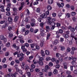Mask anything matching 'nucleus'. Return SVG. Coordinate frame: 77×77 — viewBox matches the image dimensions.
<instances>
[{"instance_id": "obj_1", "label": "nucleus", "mask_w": 77, "mask_h": 77, "mask_svg": "<svg viewBox=\"0 0 77 77\" xmlns=\"http://www.w3.org/2000/svg\"><path fill=\"white\" fill-rule=\"evenodd\" d=\"M5 23H4L3 26H2V28H5L6 27H8V26H9L8 23H5V20L1 21L0 22V23L1 24H3Z\"/></svg>"}, {"instance_id": "obj_2", "label": "nucleus", "mask_w": 77, "mask_h": 77, "mask_svg": "<svg viewBox=\"0 0 77 77\" xmlns=\"http://www.w3.org/2000/svg\"><path fill=\"white\" fill-rule=\"evenodd\" d=\"M6 11H7L6 12V15L8 16H11V13H10V8L7 7L6 9Z\"/></svg>"}, {"instance_id": "obj_3", "label": "nucleus", "mask_w": 77, "mask_h": 77, "mask_svg": "<svg viewBox=\"0 0 77 77\" xmlns=\"http://www.w3.org/2000/svg\"><path fill=\"white\" fill-rule=\"evenodd\" d=\"M0 39L1 40H4V42H7V39L4 36L1 35L0 36Z\"/></svg>"}, {"instance_id": "obj_4", "label": "nucleus", "mask_w": 77, "mask_h": 77, "mask_svg": "<svg viewBox=\"0 0 77 77\" xmlns=\"http://www.w3.org/2000/svg\"><path fill=\"white\" fill-rule=\"evenodd\" d=\"M18 19H19V17L18 16H16L15 17L14 19V21L15 23H17L18 21Z\"/></svg>"}, {"instance_id": "obj_5", "label": "nucleus", "mask_w": 77, "mask_h": 77, "mask_svg": "<svg viewBox=\"0 0 77 77\" xmlns=\"http://www.w3.org/2000/svg\"><path fill=\"white\" fill-rule=\"evenodd\" d=\"M47 19L48 21V24L50 23V22L52 21V19L50 17H48L47 18Z\"/></svg>"}, {"instance_id": "obj_6", "label": "nucleus", "mask_w": 77, "mask_h": 77, "mask_svg": "<svg viewBox=\"0 0 77 77\" xmlns=\"http://www.w3.org/2000/svg\"><path fill=\"white\" fill-rule=\"evenodd\" d=\"M40 17L42 18H47V15H45V13H43L40 16Z\"/></svg>"}, {"instance_id": "obj_7", "label": "nucleus", "mask_w": 77, "mask_h": 77, "mask_svg": "<svg viewBox=\"0 0 77 77\" xmlns=\"http://www.w3.org/2000/svg\"><path fill=\"white\" fill-rule=\"evenodd\" d=\"M24 54L21 53L20 54H17V57H20L21 56L22 57H24Z\"/></svg>"}, {"instance_id": "obj_8", "label": "nucleus", "mask_w": 77, "mask_h": 77, "mask_svg": "<svg viewBox=\"0 0 77 77\" xmlns=\"http://www.w3.org/2000/svg\"><path fill=\"white\" fill-rule=\"evenodd\" d=\"M49 24H51V26H55V25H56V23L54 22H52V21H51L50 23H49Z\"/></svg>"}, {"instance_id": "obj_9", "label": "nucleus", "mask_w": 77, "mask_h": 77, "mask_svg": "<svg viewBox=\"0 0 77 77\" xmlns=\"http://www.w3.org/2000/svg\"><path fill=\"white\" fill-rule=\"evenodd\" d=\"M47 9H48V11H51L52 9V7L50 5H48L47 7Z\"/></svg>"}, {"instance_id": "obj_10", "label": "nucleus", "mask_w": 77, "mask_h": 77, "mask_svg": "<svg viewBox=\"0 0 77 77\" xmlns=\"http://www.w3.org/2000/svg\"><path fill=\"white\" fill-rule=\"evenodd\" d=\"M8 21L9 22H12L13 20L12 19V18L11 17H9L8 18Z\"/></svg>"}, {"instance_id": "obj_11", "label": "nucleus", "mask_w": 77, "mask_h": 77, "mask_svg": "<svg viewBox=\"0 0 77 77\" xmlns=\"http://www.w3.org/2000/svg\"><path fill=\"white\" fill-rule=\"evenodd\" d=\"M48 3L49 5H51L53 3V0H48Z\"/></svg>"}, {"instance_id": "obj_12", "label": "nucleus", "mask_w": 77, "mask_h": 77, "mask_svg": "<svg viewBox=\"0 0 77 77\" xmlns=\"http://www.w3.org/2000/svg\"><path fill=\"white\" fill-rule=\"evenodd\" d=\"M17 72H19V74H20V75H23V71L21 70H20V69H18Z\"/></svg>"}, {"instance_id": "obj_13", "label": "nucleus", "mask_w": 77, "mask_h": 77, "mask_svg": "<svg viewBox=\"0 0 77 77\" xmlns=\"http://www.w3.org/2000/svg\"><path fill=\"white\" fill-rule=\"evenodd\" d=\"M41 53L42 57H44L45 56V54H44V51H43L42 50L41 51Z\"/></svg>"}, {"instance_id": "obj_14", "label": "nucleus", "mask_w": 77, "mask_h": 77, "mask_svg": "<svg viewBox=\"0 0 77 77\" xmlns=\"http://www.w3.org/2000/svg\"><path fill=\"white\" fill-rule=\"evenodd\" d=\"M63 36L65 39H66V38H68L69 37L68 35L66 34H63Z\"/></svg>"}, {"instance_id": "obj_15", "label": "nucleus", "mask_w": 77, "mask_h": 77, "mask_svg": "<svg viewBox=\"0 0 77 77\" xmlns=\"http://www.w3.org/2000/svg\"><path fill=\"white\" fill-rule=\"evenodd\" d=\"M42 71L43 72H45L46 73H48V70L45 69H42Z\"/></svg>"}, {"instance_id": "obj_16", "label": "nucleus", "mask_w": 77, "mask_h": 77, "mask_svg": "<svg viewBox=\"0 0 77 77\" xmlns=\"http://www.w3.org/2000/svg\"><path fill=\"white\" fill-rule=\"evenodd\" d=\"M53 73L54 74H57L58 73V71H57V70L56 69H54Z\"/></svg>"}, {"instance_id": "obj_17", "label": "nucleus", "mask_w": 77, "mask_h": 77, "mask_svg": "<svg viewBox=\"0 0 77 77\" xmlns=\"http://www.w3.org/2000/svg\"><path fill=\"white\" fill-rule=\"evenodd\" d=\"M38 63L40 65L42 66L44 65V62L42 61H40L38 62Z\"/></svg>"}, {"instance_id": "obj_18", "label": "nucleus", "mask_w": 77, "mask_h": 77, "mask_svg": "<svg viewBox=\"0 0 77 77\" xmlns=\"http://www.w3.org/2000/svg\"><path fill=\"white\" fill-rule=\"evenodd\" d=\"M46 29L49 30H51V26H46Z\"/></svg>"}, {"instance_id": "obj_19", "label": "nucleus", "mask_w": 77, "mask_h": 77, "mask_svg": "<svg viewBox=\"0 0 77 77\" xmlns=\"http://www.w3.org/2000/svg\"><path fill=\"white\" fill-rule=\"evenodd\" d=\"M44 23L43 22H42L40 24V27H41L42 28H43L44 27Z\"/></svg>"}, {"instance_id": "obj_20", "label": "nucleus", "mask_w": 77, "mask_h": 77, "mask_svg": "<svg viewBox=\"0 0 77 77\" xmlns=\"http://www.w3.org/2000/svg\"><path fill=\"white\" fill-rule=\"evenodd\" d=\"M40 32L42 33H45V32H44V28H40Z\"/></svg>"}, {"instance_id": "obj_21", "label": "nucleus", "mask_w": 77, "mask_h": 77, "mask_svg": "<svg viewBox=\"0 0 77 77\" xmlns=\"http://www.w3.org/2000/svg\"><path fill=\"white\" fill-rule=\"evenodd\" d=\"M29 32L30 31H29V30H25V35H28Z\"/></svg>"}, {"instance_id": "obj_22", "label": "nucleus", "mask_w": 77, "mask_h": 77, "mask_svg": "<svg viewBox=\"0 0 77 77\" xmlns=\"http://www.w3.org/2000/svg\"><path fill=\"white\" fill-rule=\"evenodd\" d=\"M49 69H50V67H49V66L48 65H46L45 66V69L48 71Z\"/></svg>"}, {"instance_id": "obj_23", "label": "nucleus", "mask_w": 77, "mask_h": 77, "mask_svg": "<svg viewBox=\"0 0 77 77\" xmlns=\"http://www.w3.org/2000/svg\"><path fill=\"white\" fill-rule=\"evenodd\" d=\"M45 53L46 55H49L50 54V51L48 50L45 51Z\"/></svg>"}, {"instance_id": "obj_24", "label": "nucleus", "mask_w": 77, "mask_h": 77, "mask_svg": "<svg viewBox=\"0 0 77 77\" xmlns=\"http://www.w3.org/2000/svg\"><path fill=\"white\" fill-rule=\"evenodd\" d=\"M33 40L32 39H30L29 40H28V43H32V42H33Z\"/></svg>"}, {"instance_id": "obj_25", "label": "nucleus", "mask_w": 77, "mask_h": 77, "mask_svg": "<svg viewBox=\"0 0 77 77\" xmlns=\"http://www.w3.org/2000/svg\"><path fill=\"white\" fill-rule=\"evenodd\" d=\"M51 57H46V60H47V61H48L49 60H51Z\"/></svg>"}, {"instance_id": "obj_26", "label": "nucleus", "mask_w": 77, "mask_h": 77, "mask_svg": "<svg viewBox=\"0 0 77 77\" xmlns=\"http://www.w3.org/2000/svg\"><path fill=\"white\" fill-rule=\"evenodd\" d=\"M12 29V27L11 26H9L8 28V30L9 31H11Z\"/></svg>"}, {"instance_id": "obj_27", "label": "nucleus", "mask_w": 77, "mask_h": 77, "mask_svg": "<svg viewBox=\"0 0 77 77\" xmlns=\"http://www.w3.org/2000/svg\"><path fill=\"white\" fill-rule=\"evenodd\" d=\"M29 69V67L28 65H26L25 66V70L26 71H28Z\"/></svg>"}, {"instance_id": "obj_28", "label": "nucleus", "mask_w": 77, "mask_h": 77, "mask_svg": "<svg viewBox=\"0 0 77 77\" xmlns=\"http://www.w3.org/2000/svg\"><path fill=\"white\" fill-rule=\"evenodd\" d=\"M61 51H64L65 50V48L64 46H62L60 47Z\"/></svg>"}, {"instance_id": "obj_29", "label": "nucleus", "mask_w": 77, "mask_h": 77, "mask_svg": "<svg viewBox=\"0 0 77 77\" xmlns=\"http://www.w3.org/2000/svg\"><path fill=\"white\" fill-rule=\"evenodd\" d=\"M25 46L26 47H29V44L28 43H26L24 44Z\"/></svg>"}, {"instance_id": "obj_30", "label": "nucleus", "mask_w": 77, "mask_h": 77, "mask_svg": "<svg viewBox=\"0 0 77 77\" xmlns=\"http://www.w3.org/2000/svg\"><path fill=\"white\" fill-rule=\"evenodd\" d=\"M75 30V29L74 28H71L70 30L71 32H74V31Z\"/></svg>"}, {"instance_id": "obj_31", "label": "nucleus", "mask_w": 77, "mask_h": 77, "mask_svg": "<svg viewBox=\"0 0 77 77\" xmlns=\"http://www.w3.org/2000/svg\"><path fill=\"white\" fill-rule=\"evenodd\" d=\"M36 12H38V13L40 12V11H41V10H40V8H38L36 10Z\"/></svg>"}, {"instance_id": "obj_32", "label": "nucleus", "mask_w": 77, "mask_h": 77, "mask_svg": "<svg viewBox=\"0 0 77 77\" xmlns=\"http://www.w3.org/2000/svg\"><path fill=\"white\" fill-rule=\"evenodd\" d=\"M22 39H19V41L21 44H23V43L24 42V41Z\"/></svg>"}, {"instance_id": "obj_33", "label": "nucleus", "mask_w": 77, "mask_h": 77, "mask_svg": "<svg viewBox=\"0 0 77 77\" xmlns=\"http://www.w3.org/2000/svg\"><path fill=\"white\" fill-rule=\"evenodd\" d=\"M4 8H5V7L1 8V12H5V10Z\"/></svg>"}, {"instance_id": "obj_34", "label": "nucleus", "mask_w": 77, "mask_h": 77, "mask_svg": "<svg viewBox=\"0 0 77 77\" xmlns=\"http://www.w3.org/2000/svg\"><path fill=\"white\" fill-rule=\"evenodd\" d=\"M70 8L71 10H72V11H74V10L75 9V8L74 7V6L73 5L71 6Z\"/></svg>"}, {"instance_id": "obj_35", "label": "nucleus", "mask_w": 77, "mask_h": 77, "mask_svg": "<svg viewBox=\"0 0 77 77\" xmlns=\"http://www.w3.org/2000/svg\"><path fill=\"white\" fill-rule=\"evenodd\" d=\"M50 34L48 33L47 34V39H49L50 38Z\"/></svg>"}, {"instance_id": "obj_36", "label": "nucleus", "mask_w": 77, "mask_h": 77, "mask_svg": "<svg viewBox=\"0 0 77 77\" xmlns=\"http://www.w3.org/2000/svg\"><path fill=\"white\" fill-rule=\"evenodd\" d=\"M71 36L72 38V39H75V41H77V38L75 37L74 36H72V35H71Z\"/></svg>"}, {"instance_id": "obj_37", "label": "nucleus", "mask_w": 77, "mask_h": 77, "mask_svg": "<svg viewBox=\"0 0 77 77\" xmlns=\"http://www.w3.org/2000/svg\"><path fill=\"white\" fill-rule=\"evenodd\" d=\"M30 32L33 33V31H34V29L32 28H31L30 29Z\"/></svg>"}, {"instance_id": "obj_38", "label": "nucleus", "mask_w": 77, "mask_h": 77, "mask_svg": "<svg viewBox=\"0 0 77 77\" xmlns=\"http://www.w3.org/2000/svg\"><path fill=\"white\" fill-rule=\"evenodd\" d=\"M66 17H67V18H69V17H70V14H69V13L66 14Z\"/></svg>"}, {"instance_id": "obj_39", "label": "nucleus", "mask_w": 77, "mask_h": 77, "mask_svg": "<svg viewBox=\"0 0 77 77\" xmlns=\"http://www.w3.org/2000/svg\"><path fill=\"white\" fill-rule=\"evenodd\" d=\"M51 61L53 62H56V58H55L53 57L51 59Z\"/></svg>"}, {"instance_id": "obj_40", "label": "nucleus", "mask_w": 77, "mask_h": 77, "mask_svg": "<svg viewBox=\"0 0 77 77\" xmlns=\"http://www.w3.org/2000/svg\"><path fill=\"white\" fill-rule=\"evenodd\" d=\"M59 33H63V30H62V29H60L59 30Z\"/></svg>"}, {"instance_id": "obj_41", "label": "nucleus", "mask_w": 77, "mask_h": 77, "mask_svg": "<svg viewBox=\"0 0 77 77\" xmlns=\"http://www.w3.org/2000/svg\"><path fill=\"white\" fill-rule=\"evenodd\" d=\"M9 52H7L5 53V56L8 57V56H9Z\"/></svg>"}, {"instance_id": "obj_42", "label": "nucleus", "mask_w": 77, "mask_h": 77, "mask_svg": "<svg viewBox=\"0 0 77 77\" xmlns=\"http://www.w3.org/2000/svg\"><path fill=\"white\" fill-rule=\"evenodd\" d=\"M30 46L31 48H33L34 47H35V45L33 44H31Z\"/></svg>"}, {"instance_id": "obj_43", "label": "nucleus", "mask_w": 77, "mask_h": 77, "mask_svg": "<svg viewBox=\"0 0 77 77\" xmlns=\"http://www.w3.org/2000/svg\"><path fill=\"white\" fill-rule=\"evenodd\" d=\"M49 65L50 66H53V64L52 62H50L49 64Z\"/></svg>"}, {"instance_id": "obj_44", "label": "nucleus", "mask_w": 77, "mask_h": 77, "mask_svg": "<svg viewBox=\"0 0 77 77\" xmlns=\"http://www.w3.org/2000/svg\"><path fill=\"white\" fill-rule=\"evenodd\" d=\"M15 62L16 63H17L18 64H19L20 63V60H15Z\"/></svg>"}, {"instance_id": "obj_45", "label": "nucleus", "mask_w": 77, "mask_h": 77, "mask_svg": "<svg viewBox=\"0 0 77 77\" xmlns=\"http://www.w3.org/2000/svg\"><path fill=\"white\" fill-rule=\"evenodd\" d=\"M56 24L57 26H56V27H60L61 25V24H60V23H57Z\"/></svg>"}, {"instance_id": "obj_46", "label": "nucleus", "mask_w": 77, "mask_h": 77, "mask_svg": "<svg viewBox=\"0 0 77 77\" xmlns=\"http://www.w3.org/2000/svg\"><path fill=\"white\" fill-rule=\"evenodd\" d=\"M7 8H11V3H8L7 5Z\"/></svg>"}, {"instance_id": "obj_47", "label": "nucleus", "mask_w": 77, "mask_h": 77, "mask_svg": "<svg viewBox=\"0 0 77 77\" xmlns=\"http://www.w3.org/2000/svg\"><path fill=\"white\" fill-rule=\"evenodd\" d=\"M59 60L60 62H62L63 61V58L62 57H60L59 58Z\"/></svg>"}, {"instance_id": "obj_48", "label": "nucleus", "mask_w": 77, "mask_h": 77, "mask_svg": "<svg viewBox=\"0 0 77 77\" xmlns=\"http://www.w3.org/2000/svg\"><path fill=\"white\" fill-rule=\"evenodd\" d=\"M40 48H39V46L38 45H37L35 46V49L36 50H39V49Z\"/></svg>"}, {"instance_id": "obj_49", "label": "nucleus", "mask_w": 77, "mask_h": 77, "mask_svg": "<svg viewBox=\"0 0 77 77\" xmlns=\"http://www.w3.org/2000/svg\"><path fill=\"white\" fill-rule=\"evenodd\" d=\"M21 49L22 50H23L25 49V45H22L21 47Z\"/></svg>"}, {"instance_id": "obj_50", "label": "nucleus", "mask_w": 77, "mask_h": 77, "mask_svg": "<svg viewBox=\"0 0 77 77\" xmlns=\"http://www.w3.org/2000/svg\"><path fill=\"white\" fill-rule=\"evenodd\" d=\"M52 74V73L51 72H49L48 73V75L49 77H51V75Z\"/></svg>"}, {"instance_id": "obj_51", "label": "nucleus", "mask_w": 77, "mask_h": 77, "mask_svg": "<svg viewBox=\"0 0 77 77\" xmlns=\"http://www.w3.org/2000/svg\"><path fill=\"white\" fill-rule=\"evenodd\" d=\"M71 51V49L69 48H67V52H70Z\"/></svg>"}, {"instance_id": "obj_52", "label": "nucleus", "mask_w": 77, "mask_h": 77, "mask_svg": "<svg viewBox=\"0 0 77 77\" xmlns=\"http://www.w3.org/2000/svg\"><path fill=\"white\" fill-rule=\"evenodd\" d=\"M19 38H20V39H23V36L20 35H19L18 36Z\"/></svg>"}, {"instance_id": "obj_53", "label": "nucleus", "mask_w": 77, "mask_h": 77, "mask_svg": "<svg viewBox=\"0 0 77 77\" xmlns=\"http://www.w3.org/2000/svg\"><path fill=\"white\" fill-rule=\"evenodd\" d=\"M44 58L42 57H40L39 59V61H42L43 60H44Z\"/></svg>"}, {"instance_id": "obj_54", "label": "nucleus", "mask_w": 77, "mask_h": 77, "mask_svg": "<svg viewBox=\"0 0 77 77\" xmlns=\"http://www.w3.org/2000/svg\"><path fill=\"white\" fill-rule=\"evenodd\" d=\"M11 45V43L9 42H8L7 44H6V46L7 47H10V45Z\"/></svg>"}, {"instance_id": "obj_55", "label": "nucleus", "mask_w": 77, "mask_h": 77, "mask_svg": "<svg viewBox=\"0 0 77 77\" xmlns=\"http://www.w3.org/2000/svg\"><path fill=\"white\" fill-rule=\"evenodd\" d=\"M57 43H58V41H57V40H54V44H55L56 45V44H57Z\"/></svg>"}, {"instance_id": "obj_56", "label": "nucleus", "mask_w": 77, "mask_h": 77, "mask_svg": "<svg viewBox=\"0 0 77 77\" xmlns=\"http://www.w3.org/2000/svg\"><path fill=\"white\" fill-rule=\"evenodd\" d=\"M40 46L41 47H42L44 46V42H41L40 43Z\"/></svg>"}, {"instance_id": "obj_57", "label": "nucleus", "mask_w": 77, "mask_h": 77, "mask_svg": "<svg viewBox=\"0 0 77 77\" xmlns=\"http://www.w3.org/2000/svg\"><path fill=\"white\" fill-rule=\"evenodd\" d=\"M49 14H50V12H49V11H48V10L46 12V15H49Z\"/></svg>"}, {"instance_id": "obj_58", "label": "nucleus", "mask_w": 77, "mask_h": 77, "mask_svg": "<svg viewBox=\"0 0 77 77\" xmlns=\"http://www.w3.org/2000/svg\"><path fill=\"white\" fill-rule=\"evenodd\" d=\"M64 41V38H60V41L61 42H63Z\"/></svg>"}, {"instance_id": "obj_59", "label": "nucleus", "mask_w": 77, "mask_h": 77, "mask_svg": "<svg viewBox=\"0 0 77 77\" xmlns=\"http://www.w3.org/2000/svg\"><path fill=\"white\" fill-rule=\"evenodd\" d=\"M13 36V34L10 33L9 34L8 37L9 38H11V37H12Z\"/></svg>"}, {"instance_id": "obj_60", "label": "nucleus", "mask_w": 77, "mask_h": 77, "mask_svg": "<svg viewBox=\"0 0 77 77\" xmlns=\"http://www.w3.org/2000/svg\"><path fill=\"white\" fill-rule=\"evenodd\" d=\"M35 72H39L40 70L36 68L35 69Z\"/></svg>"}, {"instance_id": "obj_61", "label": "nucleus", "mask_w": 77, "mask_h": 77, "mask_svg": "<svg viewBox=\"0 0 77 77\" xmlns=\"http://www.w3.org/2000/svg\"><path fill=\"white\" fill-rule=\"evenodd\" d=\"M56 13H54L52 14V16L53 17H56Z\"/></svg>"}, {"instance_id": "obj_62", "label": "nucleus", "mask_w": 77, "mask_h": 77, "mask_svg": "<svg viewBox=\"0 0 77 77\" xmlns=\"http://www.w3.org/2000/svg\"><path fill=\"white\" fill-rule=\"evenodd\" d=\"M73 44V43H72V41H70L69 42V45H72Z\"/></svg>"}, {"instance_id": "obj_63", "label": "nucleus", "mask_w": 77, "mask_h": 77, "mask_svg": "<svg viewBox=\"0 0 77 77\" xmlns=\"http://www.w3.org/2000/svg\"><path fill=\"white\" fill-rule=\"evenodd\" d=\"M12 74H11V73H8L7 74V76H8V77H11L12 76Z\"/></svg>"}, {"instance_id": "obj_64", "label": "nucleus", "mask_w": 77, "mask_h": 77, "mask_svg": "<svg viewBox=\"0 0 77 77\" xmlns=\"http://www.w3.org/2000/svg\"><path fill=\"white\" fill-rule=\"evenodd\" d=\"M73 73L75 74H77V70H75L73 71Z\"/></svg>"}]
</instances>
